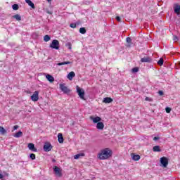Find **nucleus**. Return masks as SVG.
Returning <instances> with one entry per match:
<instances>
[{
  "instance_id": "obj_14",
  "label": "nucleus",
  "mask_w": 180,
  "mask_h": 180,
  "mask_svg": "<svg viewBox=\"0 0 180 180\" xmlns=\"http://www.w3.org/2000/svg\"><path fill=\"white\" fill-rule=\"evenodd\" d=\"M75 77V72H70L68 75L67 78L68 79L69 81H72V78Z\"/></svg>"
},
{
  "instance_id": "obj_8",
  "label": "nucleus",
  "mask_w": 180,
  "mask_h": 180,
  "mask_svg": "<svg viewBox=\"0 0 180 180\" xmlns=\"http://www.w3.org/2000/svg\"><path fill=\"white\" fill-rule=\"evenodd\" d=\"M51 148H53V147H51V144L50 143H45L44 145V151H51Z\"/></svg>"
},
{
  "instance_id": "obj_21",
  "label": "nucleus",
  "mask_w": 180,
  "mask_h": 180,
  "mask_svg": "<svg viewBox=\"0 0 180 180\" xmlns=\"http://www.w3.org/2000/svg\"><path fill=\"white\" fill-rule=\"evenodd\" d=\"M153 151L155 153H161V149L160 148V146H155L153 147Z\"/></svg>"
},
{
  "instance_id": "obj_20",
  "label": "nucleus",
  "mask_w": 180,
  "mask_h": 180,
  "mask_svg": "<svg viewBox=\"0 0 180 180\" xmlns=\"http://www.w3.org/2000/svg\"><path fill=\"white\" fill-rule=\"evenodd\" d=\"M174 12H175V13H179V12H180V6H179V4H176V6L174 7Z\"/></svg>"
},
{
  "instance_id": "obj_34",
  "label": "nucleus",
  "mask_w": 180,
  "mask_h": 180,
  "mask_svg": "<svg viewBox=\"0 0 180 180\" xmlns=\"http://www.w3.org/2000/svg\"><path fill=\"white\" fill-rule=\"evenodd\" d=\"M167 113H171V108L167 107L165 108Z\"/></svg>"
},
{
  "instance_id": "obj_37",
  "label": "nucleus",
  "mask_w": 180,
  "mask_h": 180,
  "mask_svg": "<svg viewBox=\"0 0 180 180\" xmlns=\"http://www.w3.org/2000/svg\"><path fill=\"white\" fill-rule=\"evenodd\" d=\"M158 94H159L160 96H162V95H164V91H158Z\"/></svg>"
},
{
  "instance_id": "obj_32",
  "label": "nucleus",
  "mask_w": 180,
  "mask_h": 180,
  "mask_svg": "<svg viewBox=\"0 0 180 180\" xmlns=\"http://www.w3.org/2000/svg\"><path fill=\"white\" fill-rule=\"evenodd\" d=\"M70 27H72V29H75V27H77V24L76 23H71L70 25Z\"/></svg>"
},
{
  "instance_id": "obj_22",
  "label": "nucleus",
  "mask_w": 180,
  "mask_h": 180,
  "mask_svg": "<svg viewBox=\"0 0 180 180\" xmlns=\"http://www.w3.org/2000/svg\"><path fill=\"white\" fill-rule=\"evenodd\" d=\"M85 156V154L84 153H79V154H77L74 156V158L75 160H78V158H79L80 157H84Z\"/></svg>"
},
{
  "instance_id": "obj_4",
  "label": "nucleus",
  "mask_w": 180,
  "mask_h": 180,
  "mask_svg": "<svg viewBox=\"0 0 180 180\" xmlns=\"http://www.w3.org/2000/svg\"><path fill=\"white\" fill-rule=\"evenodd\" d=\"M53 172H55V175H56V176H58V178H61V176H63V173L60 167L55 166L53 167Z\"/></svg>"
},
{
  "instance_id": "obj_24",
  "label": "nucleus",
  "mask_w": 180,
  "mask_h": 180,
  "mask_svg": "<svg viewBox=\"0 0 180 180\" xmlns=\"http://www.w3.org/2000/svg\"><path fill=\"white\" fill-rule=\"evenodd\" d=\"M13 18L18 21L22 20V17H20V15H19V14H16V15H13Z\"/></svg>"
},
{
  "instance_id": "obj_2",
  "label": "nucleus",
  "mask_w": 180,
  "mask_h": 180,
  "mask_svg": "<svg viewBox=\"0 0 180 180\" xmlns=\"http://www.w3.org/2000/svg\"><path fill=\"white\" fill-rule=\"evenodd\" d=\"M51 49H54L55 50L60 49V42L57 39H53L49 46Z\"/></svg>"
},
{
  "instance_id": "obj_25",
  "label": "nucleus",
  "mask_w": 180,
  "mask_h": 180,
  "mask_svg": "<svg viewBox=\"0 0 180 180\" xmlns=\"http://www.w3.org/2000/svg\"><path fill=\"white\" fill-rule=\"evenodd\" d=\"M51 39V37H50L49 35H45L44 37V41H46V42L50 41Z\"/></svg>"
},
{
  "instance_id": "obj_43",
  "label": "nucleus",
  "mask_w": 180,
  "mask_h": 180,
  "mask_svg": "<svg viewBox=\"0 0 180 180\" xmlns=\"http://www.w3.org/2000/svg\"><path fill=\"white\" fill-rule=\"evenodd\" d=\"M145 101H150V98H149L148 97H146V98H145Z\"/></svg>"
},
{
  "instance_id": "obj_28",
  "label": "nucleus",
  "mask_w": 180,
  "mask_h": 180,
  "mask_svg": "<svg viewBox=\"0 0 180 180\" xmlns=\"http://www.w3.org/2000/svg\"><path fill=\"white\" fill-rule=\"evenodd\" d=\"M79 33H81V34H85V33H86V30L85 27H81L79 29Z\"/></svg>"
},
{
  "instance_id": "obj_36",
  "label": "nucleus",
  "mask_w": 180,
  "mask_h": 180,
  "mask_svg": "<svg viewBox=\"0 0 180 180\" xmlns=\"http://www.w3.org/2000/svg\"><path fill=\"white\" fill-rule=\"evenodd\" d=\"M66 46H67V47H68L69 50H71V49H72L71 43L67 44Z\"/></svg>"
},
{
  "instance_id": "obj_23",
  "label": "nucleus",
  "mask_w": 180,
  "mask_h": 180,
  "mask_svg": "<svg viewBox=\"0 0 180 180\" xmlns=\"http://www.w3.org/2000/svg\"><path fill=\"white\" fill-rule=\"evenodd\" d=\"M126 41L127 43H128V45L127 46V47H131V45L130 44L131 43V38L127 37Z\"/></svg>"
},
{
  "instance_id": "obj_27",
  "label": "nucleus",
  "mask_w": 180,
  "mask_h": 180,
  "mask_svg": "<svg viewBox=\"0 0 180 180\" xmlns=\"http://www.w3.org/2000/svg\"><path fill=\"white\" fill-rule=\"evenodd\" d=\"M0 133L1 134H6V129L4 127H0Z\"/></svg>"
},
{
  "instance_id": "obj_17",
  "label": "nucleus",
  "mask_w": 180,
  "mask_h": 180,
  "mask_svg": "<svg viewBox=\"0 0 180 180\" xmlns=\"http://www.w3.org/2000/svg\"><path fill=\"white\" fill-rule=\"evenodd\" d=\"M25 2L29 5V6H31L32 9L36 8V6H34V4H33L30 0H25Z\"/></svg>"
},
{
  "instance_id": "obj_44",
  "label": "nucleus",
  "mask_w": 180,
  "mask_h": 180,
  "mask_svg": "<svg viewBox=\"0 0 180 180\" xmlns=\"http://www.w3.org/2000/svg\"><path fill=\"white\" fill-rule=\"evenodd\" d=\"M79 24H80L79 22H76V25H79Z\"/></svg>"
},
{
  "instance_id": "obj_16",
  "label": "nucleus",
  "mask_w": 180,
  "mask_h": 180,
  "mask_svg": "<svg viewBox=\"0 0 180 180\" xmlns=\"http://www.w3.org/2000/svg\"><path fill=\"white\" fill-rule=\"evenodd\" d=\"M131 157L134 161H139V160H140V155H135L134 153H131Z\"/></svg>"
},
{
  "instance_id": "obj_10",
  "label": "nucleus",
  "mask_w": 180,
  "mask_h": 180,
  "mask_svg": "<svg viewBox=\"0 0 180 180\" xmlns=\"http://www.w3.org/2000/svg\"><path fill=\"white\" fill-rule=\"evenodd\" d=\"M90 120H93L94 123H99L102 120V118H101V117H94L91 116L90 117Z\"/></svg>"
},
{
  "instance_id": "obj_40",
  "label": "nucleus",
  "mask_w": 180,
  "mask_h": 180,
  "mask_svg": "<svg viewBox=\"0 0 180 180\" xmlns=\"http://www.w3.org/2000/svg\"><path fill=\"white\" fill-rule=\"evenodd\" d=\"M18 129H19V127L18 125H15L13 127V130H18Z\"/></svg>"
},
{
  "instance_id": "obj_35",
  "label": "nucleus",
  "mask_w": 180,
  "mask_h": 180,
  "mask_svg": "<svg viewBox=\"0 0 180 180\" xmlns=\"http://www.w3.org/2000/svg\"><path fill=\"white\" fill-rule=\"evenodd\" d=\"M173 40H174V41H178V40H179V39H178V37H176V36H174L173 37Z\"/></svg>"
},
{
  "instance_id": "obj_46",
  "label": "nucleus",
  "mask_w": 180,
  "mask_h": 180,
  "mask_svg": "<svg viewBox=\"0 0 180 180\" xmlns=\"http://www.w3.org/2000/svg\"><path fill=\"white\" fill-rule=\"evenodd\" d=\"M46 1H49V2H51L52 0H46Z\"/></svg>"
},
{
  "instance_id": "obj_30",
  "label": "nucleus",
  "mask_w": 180,
  "mask_h": 180,
  "mask_svg": "<svg viewBox=\"0 0 180 180\" xmlns=\"http://www.w3.org/2000/svg\"><path fill=\"white\" fill-rule=\"evenodd\" d=\"M158 65H162L164 64V59L161 58L158 61Z\"/></svg>"
},
{
  "instance_id": "obj_45",
  "label": "nucleus",
  "mask_w": 180,
  "mask_h": 180,
  "mask_svg": "<svg viewBox=\"0 0 180 180\" xmlns=\"http://www.w3.org/2000/svg\"><path fill=\"white\" fill-rule=\"evenodd\" d=\"M53 162H56V159L52 160Z\"/></svg>"
},
{
  "instance_id": "obj_11",
  "label": "nucleus",
  "mask_w": 180,
  "mask_h": 180,
  "mask_svg": "<svg viewBox=\"0 0 180 180\" xmlns=\"http://www.w3.org/2000/svg\"><path fill=\"white\" fill-rule=\"evenodd\" d=\"M28 148L31 151H33V153L37 152V148H36V147H34V143H28Z\"/></svg>"
},
{
  "instance_id": "obj_3",
  "label": "nucleus",
  "mask_w": 180,
  "mask_h": 180,
  "mask_svg": "<svg viewBox=\"0 0 180 180\" xmlns=\"http://www.w3.org/2000/svg\"><path fill=\"white\" fill-rule=\"evenodd\" d=\"M59 86L63 94H70L71 92V90L65 86V84H60Z\"/></svg>"
},
{
  "instance_id": "obj_29",
  "label": "nucleus",
  "mask_w": 180,
  "mask_h": 180,
  "mask_svg": "<svg viewBox=\"0 0 180 180\" xmlns=\"http://www.w3.org/2000/svg\"><path fill=\"white\" fill-rule=\"evenodd\" d=\"M12 8H13V11H18V9H19V5H18V4H13V5L12 6Z\"/></svg>"
},
{
  "instance_id": "obj_15",
  "label": "nucleus",
  "mask_w": 180,
  "mask_h": 180,
  "mask_svg": "<svg viewBox=\"0 0 180 180\" xmlns=\"http://www.w3.org/2000/svg\"><path fill=\"white\" fill-rule=\"evenodd\" d=\"M58 143H64V137H63V134L59 133L58 134Z\"/></svg>"
},
{
  "instance_id": "obj_12",
  "label": "nucleus",
  "mask_w": 180,
  "mask_h": 180,
  "mask_svg": "<svg viewBox=\"0 0 180 180\" xmlns=\"http://www.w3.org/2000/svg\"><path fill=\"white\" fill-rule=\"evenodd\" d=\"M105 127V124H103V122H98L97 125H96V129H98V130H103Z\"/></svg>"
},
{
  "instance_id": "obj_26",
  "label": "nucleus",
  "mask_w": 180,
  "mask_h": 180,
  "mask_svg": "<svg viewBox=\"0 0 180 180\" xmlns=\"http://www.w3.org/2000/svg\"><path fill=\"white\" fill-rule=\"evenodd\" d=\"M67 64H71V62L66 61V62L58 63H57V65L61 66V65H65Z\"/></svg>"
},
{
  "instance_id": "obj_42",
  "label": "nucleus",
  "mask_w": 180,
  "mask_h": 180,
  "mask_svg": "<svg viewBox=\"0 0 180 180\" xmlns=\"http://www.w3.org/2000/svg\"><path fill=\"white\" fill-rule=\"evenodd\" d=\"M4 178V175L2 174H0V179H2Z\"/></svg>"
},
{
  "instance_id": "obj_7",
  "label": "nucleus",
  "mask_w": 180,
  "mask_h": 180,
  "mask_svg": "<svg viewBox=\"0 0 180 180\" xmlns=\"http://www.w3.org/2000/svg\"><path fill=\"white\" fill-rule=\"evenodd\" d=\"M32 101L33 102H37L39 101V91H35L32 96H31Z\"/></svg>"
},
{
  "instance_id": "obj_39",
  "label": "nucleus",
  "mask_w": 180,
  "mask_h": 180,
  "mask_svg": "<svg viewBox=\"0 0 180 180\" xmlns=\"http://www.w3.org/2000/svg\"><path fill=\"white\" fill-rule=\"evenodd\" d=\"M46 13H48L49 15H53V11H50L49 10H46Z\"/></svg>"
},
{
  "instance_id": "obj_9",
  "label": "nucleus",
  "mask_w": 180,
  "mask_h": 180,
  "mask_svg": "<svg viewBox=\"0 0 180 180\" xmlns=\"http://www.w3.org/2000/svg\"><path fill=\"white\" fill-rule=\"evenodd\" d=\"M151 61H153V59L148 56L141 58V63H151Z\"/></svg>"
},
{
  "instance_id": "obj_6",
  "label": "nucleus",
  "mask_w": 180,
  "mask_h": 180,
  "mask_svg": "<svg viewBox=\"0 0 180 180\" xmlns=\"http://www.w3.org/2000/svg\"><path fill=\"white\" fill-rule=\"evenodd\" d=\"M160 163L162 164L164 168H167L168 167V158L165 157H162L160 158Z\"/></svg>"
},
{
  "instance_id": "obj_38",
  "label": "nucleus",
  "mask_w": 180,
  "mask_h": 180,
  "mask_svg": "<svg viewBox=\"0 0 180 180\" xmlns=\"http://www.w3.org/2000/svg\"><path fill=\"white\" fill-rule=\"evenodd\" d=\"M116 20H117V22H121L122 18H120V16H117V17H116Z\"/></svg>"
},
{
  "instance_id": "obj_18",
  "label": "nucleus",
  "mask_w": 180,
  "mask_h": 180,
  "mask_svg": "<svg viewBox=\"0 0 180 180\" xmlns=\"http://www.w3.org/2000/svg\"><path fill=\"white\" fill-rule=\"evenodd\" d=\"M46 79L49 81V82H54V77L50 75H47L46 76Z\"/></svg>"
},
{
  "instance_id": "obj_5",
  "label": "nucleus",
  "mask_w": 180,
  "mask_h": 180,
  "mask_svg": "<svg viewBox=\"0 0 180 180\" xmlns=\"http://www.w3.org/2000/svg\"><path fill=\"white\" fill-rule=\"evenodd\" d=\"M77 92L79 96V98H81V99H84V96H85V91H84V89L79 88L78 86H77Z\"/></svg>"
},
{
  "instance_id": "obj_13",
  "label": "nucleus",
  "mask_w": 180,
  "mask_h": 180,
  "mask_svg": "<svg viewBox=\"0 0 180 180\" xmlns=\"http://www.w3.org/2000/svg\"><path fill=\"white\" fill-rule=\"evenodd\" d=\"M103 102L104 103H112V102H113V99L110 97H105L103 98Z\"/></svg>"
},
{
  "instance_id": "obj_31",
  "label": "nucleus",
  "mask_w": 180,
  "mask_h": 180,
  "mask_svg": "<svg viewBox=\"0 0 180 180\" xmlns=\"http://www.w3.org/2000/svg\"><path fill=\"white\" fill-rule=\"evenodd\" d=\"M30 158H31V160H36V155H34V153H31L30 155Z\"/></svg>"
},
{
  "instance_id": "obj_1",
  "label": "nucleus",
  "mask_w": 180,
  "mask_h": 180,
  "mask_svg": "<svg viewBox=\"0 0 180 180\" xmlns=\"http://www.w3.org/2000/svg\"><path fill=\"white\" fill-rule=\"evenodd\" d=\"M113 152L110 148H105L98 153V160H108L112 157Z\"/></svg>"
},
{
  "instance_id": "obj_41",
  "label": "nucleus",
  "mask_w": 180,
  "mask_h": 180,
  "mask_svg": "<svg viewBox=\"0 0 180 180\" xmlns=\"http://www.w3.org/2000/svg\"><path fill=\"white\" fill-rule=\"evenodd\" d=\"M154 141H157V140H160V137L155 136L153 138Z\"/></svg>"
},
{
  "instance_id": "obj_33",
  "label": "nucleus",
  "mask_w": 180,
  "mask_h": 180,
  "mask_svg": "<svg viewBox=\"0 0 180 180\" xmlns=\"http://www.w3.org/2000/svg\"><path fill=\"white\" fill-rule=\"evenodd\" d=\"M132 72H139V68H132Z\"/></svg>"
},
{
  "instance_id": "obj_19",
  "label": "nucleus",
  "mask_w": 180,
  "mask_h": 180,
  "mask_svg": "<svg viewBox=\"0 0 180 180\" xmlns=\"http://www.w3.org/2000/svg\"><path fill=\"white\" fill-rule=\"evenodd\" d=\"M22 136H23V132L19 131L14 135V137H15L16 139H19V137H22Z\"/></svg>"
}]
</instances>
